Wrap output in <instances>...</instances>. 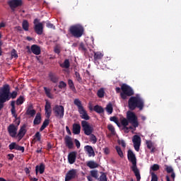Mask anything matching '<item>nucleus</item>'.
<instances>
[{
    "mask_svg": "<svg viewBox=\"0 0 181 181\" xmlns=\"http://www.w3.org/2000/svg\"><path fill=\"white\" fill-rule=\"evenodd\" d=\"M42 122V115L40 113H37L33 121L34 125H39Z\"/></svg>",
    "mask_w": 181,
    "mask_h": 181,
    "instance_id": "cd10ccee",
    "label": "nucleus"
},
{
    "mask_svg": "<svg viewBox=\"0 0 181 181\" xmlns=\"http://www.w3.org/2000/svg\"><path fill=\"white\" fill-rule=\"evenodd\" d=\"M30 49L32 53L36 56H39V54L42 53V49H40V47H39L37 45H33L30 47Z\"/></svg>",
    "mask_w": 181,
    "mask_h": 181,
    "instance_id": "4be33fe9",
    "label": "nucleus"
},
{
    "mask_svg": "<svg viewBox=\"0 0 181 181\" xmlns=\"http://www.w3.org/2000/svg\"><path fill=\"white\" fill-rule=\"evenodd\" d=\"M45 164L40 163V165H37L35 167V173L36 175H37L38 172L40 173V175H42V173H45Z\"/></svg>",
    "mask_w": 181,
    "mask_h": 181,
    "instance_id": "b1692460",
    "label": "nucleus"
},
{
    "mask_svg": "<svg viewBox=\"0 0 181 181\" xmlns=\"http://www.w3.org/2000/svg\"><path fill=\"white\" fill-rule=\"evenodd\" d=\"M110 121L115 122L118 119V118H117V117H115V116H113V117H111L110 118Z\"/></svg>",
    "mask_w": 181,
    "mask_h": 181,
    "instance_id": "e2e57ef3",
    "label": "nucleus"
},
{
    "mask_svg": "<svg viewBox=\"0 0 181 181\" xmlns=\"http://www.w3.org/2000/svg\"><path fill=\"white\" fill-rule=\"evenodd\" d=\"M107 129L109 131H110V132L112 135H115V128L114 127V126L112 124H109L107 126Z\"/></svg>",
    "mask_w": 181,
    "mask_h": 181,
    "instance_id": "49530a36",
    "label": "nucleus"
},
{
    "mask_svg": "<svg viewBox=\"0 0 181 181\" xmlns=\"http://www.w3.org/2000/svg\"><path fill=\"white\" fill-rule=\"evenodd\" d=\"M8 148L10 151H13V149H16V151H21L22 153L25 152V147L19 146L15 142L10 144Z\"/></svg>",
    "mask_w": 181,
    "mask_h": 181,
    "instance_id": "f3484780",
    "label": "nucleus"
},
{
    "mask_svg": "<svg viewBox=\"0 0 181 181\" xmlns=\"http://www.w3.org/2000/svg\"><path fill=\"white\" fill-rule=\"evenodd\" d=\"M60 66L63 69H69L70 67V61L69 59H65L63 64H61Z\"/></svg>",
    "mask_w": 181,
    "mask_h": 181,
    "instance_id": "4c0bfd02",
    "label": "nucleus"
},
{
    "mask_svg": "<svg viewBox=\"0 0 181 181\" xmlns=\"http://www.w3.org/2000/svg\"><path fill=\"white\" fill-rule=\"evenodd\" d=\"M69 33H71L74 37H81V36L84 35V27L80 24L71 25L69 28Z\"/></svg>",
    "mask_w": 181,
    "mask_h": 181,
    "instance_id": "423d86ee",
    "label": "nucleus"
},
{
    "mask_svg": "<svg viewBox=\"0 0 181 181\" xmlns=\"http://www.w3.org/2000/svg\"><path fill=\"white\" fill-rule=\"evenodd\" d=\"M8 160H13V158H15V156L13 154H8Z\"/></svg>",
    "mask_w": 181,
    "mask_h": 181,
    "instance_id": "052dcab7",
    "label": "nucleus"
},
{
    "mask_svg": "<svg viewBox=\"0 0 181 181\" xmlns=\"http://www.w3.org/2000/svg\"><path fill=\"white\" fill-rule=\"evenodd\" d=\"M77 176V170L72 169L67 172L65 177V181H70L72 179H76Z\"/></svg>",
    "mask_w": 181,
    "mask_h": 181,
    "instance_id": "ddd939ff",
    "label": "nucleus"
},
{
    "mask_svg": "<svg viewBox=\"0 0 181 181\" xmlns=\"http://www.w3.org/2000/svg\"><path fill=\"white\" fill-rule=\"evenodd\" d=\"M48 77L50 81H52V83H59V76H57L56 74L53 72H49Z\"/></svg>",
    "mask_w": 181,
    "mask_h": 181,
    "instance_id": "5701e85b",
    "label": "nucleus"
},
{
    "mask_svg": "<svg viewBox=\"0 0 181 181\" xmlns=\"http://www.w3.org/2000/svg\"><path fill=\"white\" fill-rule=\"evenodd\" d=\"M105 110H106L107 114H109V115L112 114V111H114V109L112 108V104L109 103L108 105H107Z\"/></svg>",
    "mask_w": 181,
    "mask_h": 181,
    "instance_id": "e433bc0d",
    "label": "nucleus"
},
{
    "mask_svg": "<svg viewBox=\"0 0 181 181\" xmlns=\"http://www.w3.org/2000/svg\"><path fill=\"white\" fill-rule=\"evenodd\" d=\"M33 23H34V26H36L37 23H40V20H39L38 18H35L33 21Z\"/></svg>",
    "mask_w": 181,
    "mask_h": 181,
    "instance_id": "680f3d73",
    "label": "nucleus"
},
{
    "mask_svg": "<svg viewBox=\"0 0 181 181\" xmlns=\"http://www.w3.org/2000/svg\"><path fill=\"white\" fill-rule=\"evenodd\" d=\"M85 150L88 153V156H95V153H94V149L93 148V146H86Z\"/></svg>",
    "mask_w": 181,
    "mask_h": 181,
    "instance_id": "bb28decb",
    "label": "nucleus"
},
{
    "mask_svg": "<svg viewBox=\"0 0 181 181\" xmlns=\"http://www.w3.org/2000/svg\"><path fill=\"white\" fill-rule=\"evenodd\" d=\"M93 111H95L98 114H103V112H104V108L98 105H96L93 107Z\"/></svg>",
    "mask_w": 181,
    "mask_h": 181,
    "instance_id": "2f4dec72",
    "label": "nucleus"
},
{
    "mask_svg": "<svg viewBox=\"0 0 181 181\" xmlns=\"http://www.w3.org/2000/svg\"><path fill=\"white\" fill-rule=\"evenodd\" d=\"M127 159L129 162H131L132 166L131 169L132 172L134 173L136 176V179L137 181L141 180V173H139V169H138V166L136 165V156L132 150H129L127 151Z\"/></svg>",
    "mask_w": 181,
    "mask_h": 181,
    "instance_id": "f03ea898",
    "label": "nucleus"
},
{
    "mask_svg": "<svg viewBox=\"0 0 181 181\" xmlns=\"http://www.w3.org/2000/svg\"><path fill=\"white\" fill-rule=\"evenodd\" d=\"M74 105H76L78 111L81 115V118L82 119H85L86 121H88V119H90V116H88L87 110L84 109V107L83 106V104L81 103L80 99L76 98L74 100Z\"/></svg>",
    "mask_w": 181,
    "mask_h": 181,
    "instance_id": "39448f33",
    "label": "nucleus"
},
{
    "mask_svg": "<svg viewBox=\"0 0 181 181\" xmlns=\"http://www.w3.org/2000/svg\"><path fill=\"white\" fill-rule=\"evenodd\" d=\"M93 53V62L95 64L98 63V62H100V60L104 57V54H103L101 52H94Z\"/></svg>",
    "mask_w": 181,
    "mask_h": 181,
    "instance_id": "aec40b11",
    "label": "nucleus"
},
{
    "mask_svg": "<svg viewBox=\"0 0 181 181\" xmlns=\"http://www.w3.org/2000/svg\"><path fill=\"white\" fill-rule=\"evenodd\" d=\"M134 144V148L136 152H139V148L141 146V136L139 135H134L132 139Z\"/></svg>",
    "mask_w": 181,
    "mask_h": 181,
    "instance_id": "f8f14e48",
    "label": "nucleus"
},
{
    "mask_svg": "<svg viewBox=\"0 0 181 181\" xmlns=\"http://www.w3.org/2000/svg\"><path fill=\"white\" fill-rule=\"evenodd\" d=\"M44 91L48 98H53V96H52V93H50V89L47 87H44Z\"/></svg>",
    "mask_w": 181,
    "mask_h": 181,
    "instance_id": "c03bdc74",
    "label": "nucleus"
},
{
    "mask_svg": "<svg viewBox=\"0 0 181 181\" xmlns=\"http://www.w3.org/2000/svg\"><path fill=\"white\" fill-rule=\"evenodd\" d=\"M74 141H75V145H76V148L78 149L81 146L80 141L77 139H75Z\"/></svg>",
    "mask_w": 181,
    "mask_h": 181,
    "instance_id": "13d9d810",
    "label": "nucleus"
},
{
    "mask_svg": "<svg viewBox=\"0 0 181 181\" xmlns=\"http://www.w3.org/2000/svg\"><path fill=\"white\" fill-rule=\"evenodd\" d=\"M81 127L85 135L90 136V142H92V144H97V136L93 134V129L90 126V124H88V122L82 120Z\"/></svg>",
    "mask_w": 181,
    "mask_h": 181,
    "instance_id": "7ed1b4c3",
    "label": "nucleus"
},
{
    "mask_svg": "<svg viewBox=\"0 0 181 181\" xmlns=\"http://www.w3.org/2000/svg\"><path fill=\"white\" fill-rule=\"evenodd\" d=\"M7 131L11 138H16V134H18V127L15 126L13 124H11L8 127Z\"/></svg>",
    "mask_w": 181,
    "mask_h": 181,
    "instance_id": "9b49d317",
    "label": "nucleus"
},
{
    "mask_svg": "<svg viewBox=\"0 0 181 181\" xmlns=\"http://www.w3.org/2000/svg\"><path fill=\"white\" fill-rule=\"evenodd\" d=\"M105 94V90L104 88H100L97 92V95L99 98H104V95Z\"/></svg>",
    "mask_w": 181,
    "mask_h": 181,
    "instance_id": "f704fd0d",
    "label": "nucleus"
},
{
    "mask_svg": "<svg viewBox=\"0 0 181 181\" xmlns=\"http://www.w3.org/2000/svg\"><path fill=\"white\" fill-rule=\"evenodd\" d=\"M25 135H26V125L24 124L21 127L17 134L18 142L21 141Z\"/></svg>",
    "mask_w": 181,
    "mask_h": 181,
    "instance_id": "dca6fc26",
    "label": "nucleus"
},
{
    "mask_svg": "<svg viewBox=\"0 0 181 181\" xmlns=\"http://www.w3.org/2000/svg\"><path fill=\"white\" fill-rule=\"evenodd\" d=\"M7 4L11 11H15L16 8H19V6L23 5V1L22 0H9Z\"/></svg>",
    "mask_w": 181,
    "mask_h": 181,
    "instance_id": "1a4fd4ad",
    "label": "nucleus"
},
{
    "mask_svg": "<svg viewBox=\"0 0 181 181\" xmlns=\"http://www.w3.org/2000/svg\"><path fill=\"white\" fill-rule=\"evenodd\" d=\"M11 57H13L14 59H18V53L16 52V50H15V49L12 50Z\"/></svg>",
    "mask_w": 181,
    "mask_h": 181,
    "instance_id": "603ef678",
    "label": "nucleus"
},
{
    "mask_svg": "<svg viewBox=\"0 0 181 181\" xmlns=\"http://www.w3.org/2000/svg\"><path fill=\"white\" fill-rule=\"evenodd\" d=\"M145 102L144 101V98H142L139 94L136 95V96L130 97L128 100V107L131 111H134V110L136 108L142 111Z\"/></svg>",
    "mask_w": 181,
    "mask_h": 181,
    "instance_id": "f257e3e1",
    "label": "nucleus"
},
{
    "mask_svg": "<svg viewBox=\"0 0 181 181\" xmlns=\"http://www.w3.org/2000/svg\"><path fill=\"white\" fill-rule=\"evenodd\" d=\"M79 49H81V50H83V52H87V48H86V46H84V43L83 42L80 44Z\"/></svg>",
    "mask_w": 181,
    "mask_h": 181,
    "instance_id": "6e6d98bb",
    "label": "nucleus"
},
{
    "mask_svg": "<svg viewBox=\"0 0 181 181\" xmlns=\"http://www.w3.org/2000/svg\"><path fill=\"white\" fill-rule=\"evenodd\" d=\"M11 108L16 109V107H15V100L11 101Z\"/></svg>",
    "mask_w": 181,
    "mask_h": 181,
    "instance_id": "338daca9",
    "label": "nucleus"
},
{
    "mask_svg": "<svg viewBox=\"0 0 181 181\" xmlns=\"http://www.w3.org/2000/svg\"><path fill=\"white\" fill-rule=\"evenodd\" d=\"M115 149H116L119 156H120V158H124V153L122 152L121 147H119V146H116Z\"/></svg>",
    "mask_w": 181,
    "mask_h": 181,
    "instance_id": "79ce46f5",
    "label": "nucleus"
},
{
    "mask_svg": "<svg viewBox=\"0 0 181 181\" xmlns=\"http://www.w3.org/2000/svg\"><path fill=\"white\" fill-rule=\"evenodd\" d=\"M34 30L37 35H42L43 34V23H39L34 25Z\"/></svg>",
    "mask_w": 181,
    "mask_h": 181,
    "instance_id": "6ab92c4d",
    "label": "nucleus"
},
{
    "mask_svg": "<svg viewBox=\"0 0 181 181\" xmlns=\"http://www.w3.org/2000/svg\"><path fill=\"white\" fill-rule=\"evenodd\" d=\"M151 181H158V175L155 173H151Z\"/></svg>",
    "mask_w": 181,
    "mask_h": 181,
    "instance_id": "3c124183",
    "label": "nucleus"
},
{
    "mask_svg": "<svg viewBox=\"0 0 181 181\" xmlns=\"http://www.w3.org/2000/svg\"><path fill=\"white\" fill-rule=\"evenodd\" d=\"M77 159V151L70 152L68 155V161L70 165H73Z\"/></svg>",
    "mask_w": 181,
    "mask_h": 181,
    "instance_id": "a211bd4d",
    "label": "nucleus"
},
{
    "mask_svg": "<svg viewBox=\"0 0 181 181\" xmlns=\"http://www.w3.org/2000/svg\"><path fill=\"white\" fill-rule=\"evenodd\" d=\"M104 152H105V153L106 154V155H108V153H110V148H104Z\"/></svg>",
    "mask_w": 181,
    "mask_h": 181,
    "instance_id": "69168bd1",
    "label": "nucleus"
},
{
    "mask_svg": "<svg viewBox=\"0 0 181 181\" xmlns=\"http://www.w3.org/2000/svg\"><path fill=\"white\" fill-rule=\"evenodd\" d=\"M34 139L36 140L37 142H40L42 139V134L40 132H37L34 135Z\"/></svg>",
    "mask_w": 181,
    "mask_h": 181,
    "instance_id": "a19ab883",
    "label": "nucleus"
},
{
    "mask_svg": "<svg viewBox=\"0 0 181 181\" xmlns=\"http://www.w3.org/2000/svg\"><path fill=\"white\" fill-rule=\"evenodd\" d=\"M98 181H107V175L105 173H102L100 177H98Z\"/></svg>",
    "mask_w": 181,
    "mask_h": 181,
    "instance_id": "37998d69",
    "label": "nucleus"
},
{
    "mask_svg": "<svg viewBox=\"0 0 181 181\" xmlns=\"http://www.w3.org/2000/svg\"><path fill=\"white\" fill-rule=\"evenodd\" d=\"M30 180H31V181H37L38 180V179L37 178H36V177H30Z\"/></svg>",
    "mask_w": 181,
    "mask_h": 181,
    "instance_id": "774afa93",
    "label": "nucleus"
},
{
    "mask_svg": "<svg viewBox=\"0 0 181 181\" xmlns=\"http://www.w3.org/2000/svg\"><path fill=\"white\" fill-rule=\"evenodd\" d=\"M25 103V98L22 95H21L17 100H16V105H22V104Z\"/></svg>",
    "mask_w": 181,
    "mask_h": 181,
    "instance_id": "ea45409f",
    "label": "nucleus"
},
{
    "mask_svg": "<svg viewBox=\"0 0 181 181\" xmlns=\"http://www.w3.org/2000/svg\"><path fill=\"white\" fill-rule=\"evenodd\" d=\"M45 111L46 118H50V116L52 115V103H50V102H46L45 106Z\"/></svg>",
    "mask_w": 181,
    "mask_h": 181,
    "instance_id": "2eb2a0df",
    "label": "nucleus"
},
{
    "mask_svg": "<svg viewBox=\"0 0 181 181\" xmlns=\"http://www.w3.org/2000/svg\"><path fill=\"white\" fill-rule=\"evenodd\" d=\"M119 121L121 122V124L122 125V127H128L129 122L127 118H125L124 117H121L119 118Z\"/></svg>",
    "mask_w": 181,
    "mask_h": 181,
    "instance_id": "7c9ffc66",
    "label": "nucleus"
},
{
    "mask_svg": "<svg viewBox=\"0 0 181 181\" xmlns=\"http://www.w3.org/2000/svg\"><path fill=\"white\" fill-rule=\"evenodd\" d=\"M59 88L62 89V88H66V87H67V83H66L64 81H61L59 82V84L58 86Z\"/></svg>",
    "mask_w": 181,
    "mask_h": 181,
    "instance_id": "de8ad7c7",
    "label": "nucleus"
},
{
    "mask_svg": "<svg viewBox=\"0 0 181 181\" xmlns=\"http://www.w3.org/2000/svg\"><path fill=\"white\" fill-rule=\"evenodd\" d=\"M74 76L78 83H83V78H81L80 73L76 70H74Z\"/></svg>",
    "mask_w": 181,
    "mask_h": 181,
    "instance_id": "72a5a7b5",
    "label": "nucleus"
},
{
    "mask_svg": "<svg viewBox=\"0 0 181 181\" xmlns=\"http://www.w3.org/2000/svg\"><path fill=\"white\" fill-rule=\"evenodd\" d=\"M54 53H57V54H60L61 51H60V47H59V46H56L54 47Z\"/></svg>",
    "mask_w": 181,
    "mask_h": 181,
    "instance_id": "4d7b16f0",
    "label": "nucleus"
},
{
    "mask_svg": "<svg viewBox=\"0 0 181 181\" xmlns=\"http://www.w3.org/2000/svg\"><path fill=\"white\" fill-rule=\"evenodd\" d=\"M151 169L153 170L154 172H156V170H159V165L158 164H153Z\"/></svg>",
    "mask_w": 181,
    "mask_h": 181,
    "instance_id": "8fccbe9b",
    "label": "nucleus"
},
{
    "mask_svg": "<svg viewBox=\"0 0 181 181\" xmlns=\"http://www.w3.org/2000/svg\"><path fill=\"white\" fill-rule=\"evenodd\" d=\"M121 90L127 97H132V95H134V90L132 88L125 83L122 85Z\"/></svg>",
    "mask_w": 181,
    "mask_h": 181,
    "instance_id": "9d476101",
    "label": "nucleus"
},
{
    "mask_svg": "<svg viewBox=\"0 0 181 181\" xmlns=\"http://www.w3.org/2000/svg\"><path fill=\"white\" fill-rule=\"evenodd\" d=\"M66 131L69 135H71V131H70V129L69 128V126H66Z\"/></svg>",
    "mask_w": 181,
    "mask_h": 181,
    "instance_id": "0e129e2a",
    "label": "nucleus"
},
{
    "mask_svg": "<svg viewBox=\"0 0 181 181\" xmlns=\"http://www.w3.org/2000/svg\"><path fill=\"white\" fill-rule=\"evenodd\" d=\"M146 146H147L148 149L151 150V153H154L155 151H156V148H155V146H153V143H152V141H147Z\"/></svg>",
    "mask_w": 181,
    "mask_h": 181,
    "instance_id": "c85d7f7f",
    "label": "nucleus"
},
{
    "mask_svg": "<svg viewBox=\"0 0 181 181\" xmlns=\"http://www.w3.org/2000/svg\"><path fill=\"white\" fill-rule=\"evenodd\" d=\"M25 115H30L32 118L36 115V111L33 109V105H30L27 107Z\"/></svg>",
    "mask_w": 181,
    "mask_h": 181,
    "instance_id": "412c9836",
    "label": "nucleus"
},
{
    "mask_svg": "<svg viewBox=\"0 0 181 181\" xmlns=\"http://www.w3.org/2000/svg\"><path fill=\"white\" fill-rule=\"evenodd\" d=\"M49 124H50V120H49V118L45 119L42 123V125L40 128V131H44V129L49 126Z\"/></svg>",
    "mask_w": 181,
    "mask_h": 181,
    "instance_id": "c756f323",
    "label": "nucleus"
},
{
    "mask_svg": "<svg viewBox=\"0 0 181 181\" xmlns=\"http://www.w3.org/2000/svg\"><path fill=\"white\" fill-rule=\"evenodd\" d=\"M117 142L119 145H121L123 148H125L127 146V144H125V141L124 140H118Z\"/></svg>",
    "mask_w": 181,
    "mask_h": 181,
    "instance_id": "5fc2aeb1",
    "label": "nucleus"
},
{
    "mask_svg": "<svg viewBox=\"0 0 181 181\" xmlns=\"http://www.w3.org/2000/svg\"><path fill=\"white\" fill-rule=\"evenodd\" d=\"M18 96V92H16V90L13 91L11 93V87L9 86V100H11V98L15 99L16 97Z\"/></svg>",
    "mask_w": 181,
    "mask_h": 181,
    "instance_id": "58836bf2",
    "label": "nucleus"
},
{
    "mask_svg": "<svg viewBox=\"0 0 181 181\" xmlns=\"http://www.w3.org/2000/svg\"><path fill=\"white\" fill-rule=\"evenodd\" d=\"M9 85H4L0 88V111L4 108L5 103L9 101Z\"/></svg>",
    "mask_w": 181,
    "mask_h": 181,
    "instance_id": "20e7f679",
    "label": "nucleus"
},
{
    "mask_svg": "<svg viewBox=\"0 0 181 181\" xmlns=\"http://www.w3.org/2000/svg\"><path fill=\"white\" fill-rule=\"evenodd\" d=\"M64 142L66 147L68 148V149H73L74 147V143H73V139L70 137V136H66L64 137Z\"/></svg>",
    "mask_w": 181,
    "mask_h": 181,
    "instance_id": "4468645a",
    "label": "nucleus"
},
{
    "mask_svg": "<svg viewBox=\"0 0 181 181\" xmlns=\"http://www.w3.org/2000/svg\"><path fill=\"white\" fill-rule=\"evenodd\" d=\"M90 176H92V177H94L95 179H98V171L95 170H91Z\"/></svg>",
    "mask_w": 181,
    "mask_h": 181,
    "instance_id": "a18cd8bd",
    "label": "nucleus"
},
{
    "mask_svg": "<svg viewBox=\"0 0 181 181\" xmlns=\"http://www.w3.org/2000/svg\"><path fill=\"white\" fill-rule=\"evenodd\" d=\"M52 111L54 112V117L58 118V119H63L64 117V106L60 105H56Z\"/></svg>",
    "mask_w": 181,
    "mask_h": 181,
    "instance_id": "6e6552de",
    "label": "nucleus"
},
{
    "mask_svg": "<svg viewBox=\"0 0 181 181\" xmlns=\"http://www.w3.org/2000/svg\"><path fill=\"white\" fill-rule=\"evenodd\" d=\"M46 26H47V28H49V29H56V26H54L50 22L47 23Z\"/></svg>",
    "mask_w": 181,
    "mask_h": 181,
    "instance_id": "864d4df0",
    "label": "nucleus"
},
{
    "mask_svg": "<svg viewBox=\"0 0 181 181\" xmlns=\"http://www.w3.org/2000/svg\"><path fill=\"white\" fill-rule=\"evenodd\" d=\"M120 95L122 100H127V97H128V95H127L126 93H124V92L121 93Z\"/></svg>",
    "mask_w": 181,
    "mask_h": 181,
    "instance_id": "bf43d9fd",
    "label": "nucleus"
},
{
    "mask_svg": "<svg viewBox=\"0 0 181 181\" xmlns=\"http://www.w3.org/2000/svg\"><path fill=\"white\" fill-rule=\"evenodd\" d=\"M165 170L167 172V173H171V177L172 179H173V180H175V177H176V175L175 174V172H173V168H172V166H169V165H165Z\"/></svg>",
    "mask_w": 181,
    "mask_h": 181,
    "instance_id": "a878e982",
    "label": "nucleus"
},
{
    "mask_svg": "<svg viewBox=\"0 0 181 181\" xmlns=\"http://www.w3.org/2000/svg\"><path fill=\"white\" fill-rule=\"evenodd\" d=\"M127 118L129 123L132 125L134 128H138L139 123L138 122V117L134 113V112L128 111L127 112Z\"/></svg>",
    "mask_w": 181,
    "mask_h": 181,
    "instance_id": "0eeeda50",
    "label": "nucleus"
},
{
    "mask_svg": "<svg viewBox=\"0 0 181 181\" xmlns=\"http://www.w3.org/2000/svg\"><path fill=\"white\" fill-rule=\"evenodd\" d=\"M68 84H69V88H71V90H73V88H76V87H74V83L73 82V80L69 79Z\"/></svg>",
    "mask_w": 181,
    "mask_h": 181,
    "instance_id": "09e8293b",
    "label": "nucleus"
},
{
    "mask_svg": "<svg viewBox=\"0 0 181 181\" xmlns=\"http://www.w3.org/2000/svg\"><path fill=\"white\" fill-rule=\"evenodd\" d=\"M22 28L23 30H25V32H28V30H29V22H28L27 20H24L23 21Z\"/></svg>",
    "mask_w": 181,
    "mask_h": 181,
    "instance_id": "c9c22d12",
    "label": "nucleus"
},
{
    "mask_svg": "<svg viewBox=\"0 0 181 181\" xmlns=\"http://www.w3.org/2000/svg\"><path fill=\"white\" fill-rule=\"evenodd\" d=\"M81 130V126H80V124H73V134H74V135H78V134H80V131Z\"/></svg>",
    "mask_w": 181,
    "mask_h": 181,
    "instance_id": "393cba45",
    "label": "nucleus"
},
{
    "mask_svg": "<svg viewBox=\"0 0 181 181\" xmlns=\"http://www.w3.org/2000/svg\"><path fill=\"white\" fill-rule=\"evenodd\" d=\"M87 166L90 168V169H95V168L98 167V164L93 160H90L87 163Z\"/></svg>",
    "mask_w": 181,
    "mask_h": 181,
    "instance_id": "473e14b6",
    "label": "nucleus"
}]
</instances>
